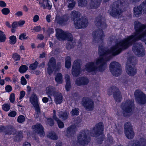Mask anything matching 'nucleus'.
Wrapping results in <instances>:
<instances>
[{"mask_svg": "<svg viewBox=\"0 0 146 146\" xmlns=\"http://www.w3.org/2000/svg\"><path fill=\"white\" fill-rule=\"evenodd\" d=\"M135 32L116 43L112 48L114 55L120 54L123 50L127 49L136 41L141 40L146 44V25L139 21L135 22Z\"/></svg>", "mask_w": 146, "mask_h": 146, "instance_id": "nucleus-1", "label": "nucleus"}, {"mask_svg": "<svg viewBox=\"0 0 146 146\" xmlns=\"http://www.w3.org/2000/svg\"><path fill=\"white\" fill-rule=\"evenodd\" d=\"M114 46L111 47L110 50L100 46L98 53L100 56L97 59L96 62V64L98 67L95 66V62H90L86 64L85 70L88 72H95L97 69L100 72L105 70L107 66V61L111 58L112 55H116L113 54L112 50V48Z\"/></svg>", "mask_w": 146, "mask_h": 146, "instance_id": "nucleus-2", "label": "nucleus"}, {"mask_svg": "<svg viewBox=\"0 0 146 146\" xmlns=\"http://www.w3.org/2000/svg\"><path fill=\"white\" fill-rule=\"evenodd\" d=\"M104 130V126L102 122H100L96 124L92 131L84 129L80 131L77 136V143L82 145H87L90 142V139L88 136L97 137L101 135Z\"/></svg>", "mask_w": 146, "mask_h": 146, "instance_id": "nucleus-3", "label": "nucleus"}, {"mask_svg": "<svg viewBox=\"0 0 146 146\" xmlns=\"http://www.w3.org/2000/svg\"><path fill=\"white\" fill-rule=\"evenodd\" d=\"M127 3V0H118L115 1L111 4L108 12L113 17H118L122 13L123 7Z\"/></svg>", "mask_w": 146, "mask_h": 146, "instance_id": "nucleus-4", "label": "nucleus"}, {"mask_svg": "<svg viewBox=\"0 0 146 146\" xmlns=\"http://www.w3.org/2000/svg\"><path fill=\"white\" fill-rule=\"evenodd\" d=\"M113 94V97L117 102H121L122 98V96L118 88L116 86H112L109 88L108 91V94L110 96Z\"/></svg>", "mask_w": 146, "mask_h": 146, "instance_id": "nucleus-5", "label": "nucleus"}, {"mask_svg": "<svg viewBox=\"0 0 146 146\" xmlns=\"http://www.w3.org/2000/svg\"><path fill=\"white\" fill-rule=\"evenodd\" d=\"M56 36L57 38L60 40H71L72 39V35L71 33L65 32L62 29L57 28L56 29Z\"/></svg>", "mask_w": 146, "mask_h": 146, "instance_id": "nucleus-6", "label": "nucleus"}, {"mask_svg": "<svg viewBox=\"0 0 146 146\" xmlns=\"http://www.w3.org/2000/svg\"><path fill=\"white\" fill-rule=\"evenodd\" d=\"M110 70L113 75L115 76H118L120 75L122 72L120 65L115 61L111 62L110 64Z\"/></svg>", "mask_w": 146, "mask_h": 146, "instance_id": "nucleus-7", "label": "nucleus"}, {"mask_svg": "<svg viewBox=\"0 0 146 146\" xmlns=\"http://www.w3.org/2000/svg\"><path fill=\"white\" fill-rule=\"evenodd\" d=\"M134 95L135 101L140 104H144L146 103V95L141 90H136L134 92Z\"/></svg>", "mask_w": 146, "mask_h": 146, "instance_id": "nucleus-8", "label": "nucleus"}, {"mask_svg": "<svg viewBox=\"0 0 146 146\" xmlns=\"http://www.w3.org/2000/svg\"><path fill=\"white\" fill-rule=\"evenodd\" d=\"M124 131L126 137L129 139H131L135 136V133L133 129V127L131 123L127 122L124 125Z\"/></svg>", "mask_w": 146, "mask_h": 146, "instance_id": "nucleus-9", "label": "nucleus"}, {"mask_svg": "<svg viewBox=\"0 0 146 146\" xmlns=\"http://www.w3.org/2000/svg\"><path fill=\"white\" fill-rule=\"evenodd\" d=\"M88 24V20L85 17H81L78 19L76 21H74V25L77 29L85 28Z\"/></svg>", "mask_w": 146, "mask_h": 146, "instance_id": "nucleus-10", "label": "nucleus"}, {"mask_svg": "<svg viewBox=\"0 0 146 146\" xmlns=\"http://www.w3.org/2000/svg\"><path fill=\"white\" fill-rule=\"evenodd\" d=\"M92 35L93 41L95 43H102L103 42L105 36L102 30L99 29L97 31L93 32Z\"/></svg>", "mask_w": 146, "mask_h": 146, "instance_id": "nucleus-11", "label": "nucleus"}, {"mask_svg": "<svg viewBox=\"0 0 146 146\" xmlns=\"http://www.w3.org/2000/svg\"><path fill=\"white\" fill-rule=\"evenodd\" d=\"M81 61L80 59L75 60L74 62L72 70V75L74 76H77L81 72Z\"/></svg>", "mask_w": 146, "mask_h": 146, "instance_id": "nucleus-12", "label": "nucleus"}, {"mask_svg": "<svg viewBox=\"0 0 146 146\" xmlns=\"http://www.w3.org/2000/svg\"><path fill=\"white\" fill-rule=\"evenodd\" d=\"M132 50L134 53L139 57L143 56L145 54V50L141 44L136 43L132 47Z\"/></svg>", "mask_w": 146, "mask_h": 146, "instance_id": "nucleus-13", "label": "nucleus"}, {"mask_svg": "<svg viewBox=\"0 0 146 146\" xmlns=\"http://www.w3.org/2000/svg\"><path fill=\"white\" fill-rule=\"evenodd\" d=\"M135 64L130 60L128 59L127 62L126 71L127 74L131 76H133L137 73V70L135 67Z\"/></svg>", "mask_w": 146, "mask_h": 146, "instance_id": "nucleus-14", "label": "nucleus"}, {"mask_svg": "<svg viewBox=\"0 0 146 146\" xmlns=\"http://www.w3.org/2000/svg\"><path fill=\"white\" fill-rule=\"evenodd\" d=\"M122 110H134L135 108L133 100H127L121 103V106Z\"/></svg>", "mask_w": 146, "mask_h": 146, "instance_id": "nucleus-15", "label": "nucleus"}, {"mask_svg": "<svg viewBox=\"0 0 146 146\" xmlns=\"http://www.w3.org/2000/svg\"><path fill=\"white\" fill-rule=\"evenodd\" d=\"M94 23L98 27H100L103 29L106 28L105 18L101 15H99L96 18Z\"/></svg>", "mask_w": 146, "mask_h": 146, "instance_id": "nucleus-16", "label": "nucleus"}, {"mask_svg": "<svg viewBox=\"0 0 146 146\" xmlns=\"http://www.w3.org/2000/svg\"><path fill=\"white\" fill-rule=\"evenodd\" d=\"M82 105L86 109L94 108V103L93 101L90 98L86 97H84L82 100Z\"/></svg>", "mask_w": 146, "mask_h": 146, "instance_id": "nucleus-17", "label": "nucleus"}, {"mask_svg": "<svg viewBox=\"0 0 146 146\" xmlns=\"http://www.w3.org/2000/svg\"><path fill=\"white\" fill-rule=\"evenodd\" d=\"M48 72L49 74H52L55 70L56 67V61L54 57H51L50 59L48 64Z\"/></svg>", "mask_w": 146, "mask_h": 146, "instance_id": "nucleus-18", "label": "nucleus"}, {"mask_svg": "<svg viewBox=\"0 0 146 146\" xmlns=\"http://www.w3.org/2000/svg\"><path fill=\"white\" fill-rule=\"evenodd\" d=\"M102 0H90L87 6L89 9H95L98 8L100 5Z\"/></svg>", "mask_w": 146, "mask_h": 146, "instance_id": "nucleus-19", "label": "nucleus"}, {"mask_svg": "<svg viewBox=\"0 0 146 146\" xmlns=\"http://www.w3.org/2000/svg\"><path fill=\"white\" fill-rule=\"evenodd\" d=\"M89 82V79L85 76H82L77 78L75 82V84L78 86L86 85Z\"/></svg>", "mask_w": 146, "mask_h": 146, "instance_id": "nucleus-20", "label": "nucleus"}, {"mask_svg": "<svg viewBox=\"0 0 146 146\" xmlns=\"http://www.w3.org/2000/svg\"><path fill=\"white\" fill-rule=\"evenodd\" d=\"M4 127L5 128L4 133L5 135H10L12 134L14 135L17 132V129L12 125L5 126Z\"/></svg>", "mask_w": 146, "mask_h": 146, "instance_id": "nucleus-21", "label": "nucleus"}, {"mask_svg": "<svg viewBox=\"0 0 146 146\" xmlns=\"http://www.w3.org/2000/svg\"><path fill=\"white\" fill-rule=\"evenodd\" d=\"M69 19V17L66 15H64L62 17H57L55 19V22L60 25L63 26L65 25L67 21Z\"/></svg>", "mask_w": 146, "mask_h": 146, "instance_id": "nucleus-22", "label": "nucleus"}, {"mask_svg": "<svg viewBox=\"0 0 146 146\" xmlns=\"http://www.w3.org/2000/svg\"><path fill=\"white\" fill-rule=\"evenodd\" d=\"M76 128L75 125H72L68 127L66 130V135L68 137H72L75 134Z\"/></svg>", "mask_w": 146, "mask_h": 146, "instance_id": "nucleus-23", "label": "nucleus"}, {"mask_svg": "<svg viewBox=\"0 0 146 146\" xmlns=\"http://www.w3.org/2000/svg\"><path fill=\"white\" fill-rule=\"evenodd\" d=\"M23 131H18L15 134L13 139L14 141L16 142L20 141L23 137Z\"/></svg>", "mask_w": 146, "mask_h": 146, "instance_id": "nucleus-24", "label": "nucleus"}, {"mask_svg": "<svg viewBox=\"0 0 146 146\" xmlns=\"http://www.w3.org/2000/svg\"><path fill=\"white\" fill-rule=\"evenodd\" d=\"M35 130L41 137H43L45 134L44 128L41 124L37 123L34 126Z\"/></svg>", "mask_w": 146, "mask_h": 146, "instance_id": "nucleus-25", "label": "nucleus"}, {"mask_svg": "<svg viewBox=\"0 0 146 146\" xmlns=\"http://www.w3.org/2000/svg\"><path fill=\"white\" fill-rule=\"evenodd\" d=\"M54 101L56 104H60L62 101L63 97L61 93L59 92H56L54 94Z\"/></svg>", "mask_w": 146, "mask_h": 146, "instance_id": "nucleus-26", "label": "nucleus"}, {"mask_svg": "<svg viewBox=\"0 0 146 146\" xmlns=\"http://www.w3.org/2000/svg\"><path fill=\"white\" fill-rule=\"evenodd\" d=\"M50 1L49 0H43L42 2H40V4L41 7H43L44 9L47 8L49 10L51 9L52 5H50L49 3Z\"/></svg>", "mask_w": 146, "mask_h": 146, "instance_id": "nucleus-27", "label": "nucleus"}, {"mask_svg": "<svg viewBox=\"0 0 146 146\" xmlns=\"http://www.w3.org/2000/svg\"><path fill=\"white\" fill-rule=\"evenodd\" d=\"M140 141H137L133 143L131 146H146V139L143 138L140 139Z\"/></svg>", "mask_w": 146, "mask_h": 146, "instance_id": "nucleus-28", "label": "nucleus"}, {"mask_svg": "<svg viewBox=\"0 0 146 146\" xmlns=\"http://www.w3.org/2000/svg\"><path fill=\"white\" fill-rule=\"evenodd\" d=\"M80 16V13L79 12L76 11H72L70 14L71 18L74 21H74H76V20L79 18Z\"/></svg>", "mask_w": 146, "mask_h": 146, "instance_id": "nucleus-29", "label": "nucleus"}, {"mask_svg": "<svg viewBox=\"0 0 146 146\" xmlns=\"http://www.w3.org/2000/svg\"><path fill=\"white\" fill-rule=\"evenodd\" d=\"M56 112L55 110H53V118L57 121L58 127L60 128H63L64 127V124L56 116Z\"/></svg>", "mask_w": 146, "mask_h": 146, "instance_id": "nucleus-30", "label": "nucleus"}, {"mask_svg": "<svg viewBox=\"0 0 146 146\" xmlns=\"http://www.w3.org/2000/svg\"><path fill=\"white\" fill-rule=\"evenodd\" d=\"M55 88L53 86H49L46 88V94L49 96L50 95H54L55 92Z\"/></svg>", "mask_w": 146, "mask_h": 146, "instance_id": "nucleus-31", "label": "nucleus"}, {"mask_svg": "<svg viewBox=\"0 0 146 146\" xmlns=\"http://www.w3.org/2000/svg\"><path fill=\"white\" fill-rule=\"evenodd\" d=\"M134 14L137 17L140 16L142 13V11L139 6H135L133 9Z\"/></svg>", "mask_w": 146, "mask_h": 146, "instance_id": "nucleus-32", "label": "nucleus"}, {"mask_svg": "<svg viewBox=\"0 0 146 146\" xmlns=\"http://www.w3.org/2000/svg\"><path fill=\"white\" fill-rule=\"evenodd\" d=\"M72 39L71 40H68V42L66 45V48L68 50H70L74 47V45L75 44V43L74 41H73V37L72 36Z\"/></svg>", "mask_w": 146, "mask_h": 146, "instance_id": "nucleus-33", "label": "nucleus"}, {"mask_svg": "<svg viewBox=\"0 0 146 146\" xmlns=\"http://www.w3.org/2000/svg\"><path fill=\"white\" fill-rule=\"evenodd\" d=\"M56 81L58 84H61L63 82L62 75L61 73H58L56 75L55 78Z\"/></svg>", "mask_w": 146, "mask_h": 146, "instance_id": "nucleus-34", "label": "nucleus"}, {"mask_svg": "<svg viewBox=\"0 0 146 146\" xmlns=\"http://www.w3.org/2000/svg\"><path fill=\"white\" fill-rule=\"evenodd\" d=\"M58 115L60 118H61L65 120L68 118V114L66 111H62L58 112Z\"/></svg>", "mask_w": 146, "mask_h": 146, "instance_id": "nucleus-35", "label": "nucleus"}, {"mask_svg": "<svg viewBox=\"0 0 146 146\" xmlns=\"http://www.w3.org/2000/svg\"><path fill=\"white\" fill-rule=\"evenodd\" d=\"M71 58L69 56L66 57L65 59V66L66 68H69L71 66Z\"/></svg>", "mask_w": 146, "mask_h": 146, "instance_id": "nucleus-36", "label": "nucleus"}, {"mask_svg": "<svg viewBox=\"0 0 146 146\" xmlns=\"http://www.w3.org/2000/svg\"><path fill=\"white\" fill-rule=\"evenodd\" d=\"M48 136L49 138L53 140H57L58 139V137L55 132L51 131L49 133Z\"/></svg>", "mask_w": 146, "mask_h": 146, "instance_id": "nucleus-37", "label": "nucleus"}, {"mask_svg": "<svg viewBox=\"0 0 146 146\" xmlns=\"http://www.w3.org/2000/svg\"><path fill=\"white\" fill-rule=\"evenodd\" d=\"M132 110H123L122 113L125 117H129L132 113Z\"/></svg>", "mask_w": 146, "mask_h": 146, "instance_id": "nucleus-38", "label": "nucleus"}, {"mask_svg": "<svg viewBox=\"0 0 146 146\" xmlns=\"http://www.w3.org/2000/svg\"><path fill=\"white\" fill-rule=\"evenodd\" d=\"M139 6L141 11L144 13H146V0L144 1Z\"/></svg>", "mask_w": 146, "mask_h": 146, "instance_id": "nucleus-39", "label": "nucleus"}, {"mask_svg": "<svg viewBox=\"0 0 146 146\" xmlns=\"http://www.w3.org/2000/svg\"><path fill=\"white\" fill-rule=\"evenodd\" d=\"M87 0H79L78 2V5L81 7H84L86 5Z\"/></svg>", "mask_w": 146, "mask_h": 146, "instance_id": "nucleus-40", "label": "nucleus"}, {"mask_svg": "<svg viewBox=\"0 0 146 146\" xmlns=\"http://www.w3.org/2000/svg\"><path fill=\"white\" fill-rule=\"evenodd\" d=\"M28 69V67L26 65H22L20 67L19 70L20 72L23 73L25 72Z\"/></svg>", "mask_w": 146, "mask_h": 146, "instance_id": "nucleus-41", "label": "nucleus"}, {"mask_svg": "<svg viewBox=\"0 0 146 146\" xmlns=\"http://www.w3.org/2000/svg\"><path fill=\"white\" fill-rule=\"evenodd\" d=\"M6 35L3 32L0 31V42H4L6 39Z\"/></svg>", "mask_w": 146, "mask_h": 146, "instance_id": "nucleus-42", "label": "nucleus"}, {"mask_svg": "<svg viewBox=\"0 0 146 146\" xmlns=\"http://www.w3.org/2000/svg\"><path fill=\"white\" fill-rule=\"evenodd\" d=\"M30 102L31 104L38 102V98L36 94H33L30 99Z\"/></svg>", "mask_w": 146, "mask_h": 146, "instance_id": "nucleus-43", "label": "nucleus"}, {"mask_svg": "<svg viewBox=\"0 0 146 146\" xmlns=\"http://www.w3.org/2000/svg\"><path fill=\"white\" fill-rule=\"evenodd\" d=\"M82 120L79 117H78L74 119V122L75 125L76 127L79 126V125L81 122Z\"/></svg>", "mask_w": 146, "mask_h": 146, "instance_id": "nucleus-44", "label": "nucleus"}, {"mask_svg": "<svg viewBox=\"0 0 146 146\" xmlns=\"http://www.w3.org/2000/svg\"><path fill=\"white\" fill-rule=\"evenodd\" d=\"M9 42L11 44H15L16 42V38L15 36H12L9 37Z\"/></svg>", "mask_w": 146, "mask_h": 146, "instance_id": "nucleus-45", "label": "nucleus"}, {"mask_svg": "<svg viewBox=\"0 0 146 146\" xmlns=\"http://www.w3.org/2000/svg\"><path fill=\"white\" fill-rule=\"evenodd\" d=\"M12 57L15 61L19 60L21 58L20 55L16 53L13 54Z\"/></svg>", "mask_w": 146, "mask_h": 146, "instance_id": "nucleus-46", "label": "nucleus"}, {"mask_svg": "<svg viewBox=\"0 0 146 146\" xmlns=\"http://www.w3.org/2000/svg\"><path fill=\"white\" fill-rule=\"evenodd\" d=\"M38 64V62L37 61H36L34 63L30 65L29 68L32 70H35L37 67Z\"/></svg>", "mask_w": 146, "mask_h": 146, "instance_id": "nucleus-47", "label": "nucleus"}, {"mask_svg": "<svg viewBox=\"0 0 146 146\" xmlns=\"http://www.w3.org/2000/svg\"><path fill=\"white\" fill-rule=\"evenodd\" d=\"M25 121V117L22 115H19L17 118V121L19 123H22L24 122Z\"/></svg>", "mask_w": 146, "mask_h": 146, "instance_id": "nucleus-48", "label": "nucleus"}, {"mask_svg": "<svg viewBox=\"0 0 146 146\" xmlns=\"http://www.w3.org/2000/svg\"><path fill=\"white\" fill-rule=\"evenodd\" d=\"M76 2L74 0H71L69 2L68 7L69 8L72 9L75 6Z\"/></svg>", "mask_w": 146, "mask_h": 146, "instance_id": "nucleus-49", "label": "nucleus"}, {"mask_svg": "<svg viewBox=\"0 0 146 146\" xmlns=\"http://www.w3.org/2000/svg\"><path fill=\"white\" fill-rule=\"evenodd\" d=\"M47 123L50 126H53L54 124V120L50 118H47Z\"/></svg>", "mask_w": 146, "mask_h": 146, "instance_id": "nucleus-50", "label": "nucleus"}, {"mask_svg": "<svg viewBox=\"0 0 146 146\" xmlns=\"http://www.w3.org/2000/svg\"><path fill=\"white\" fill-rule=\"evenodd\" d=\"M2 13L5 15H8L10 12L9 9L7 8H5L1 10Z\"/></svg>", "mask_w": 146, "mask_h": 146, "instance_id": "nucleus-51", "label": "nucleus"}, {"mask_svg": "<svg viewBox=\"0 0 146 146\" xmlns=\"http://www.w3.org/2000/svg\"><path fill=\"white\" fill-rule=\"evenodd\" d=\"M34 107L35 110H40V106L38 102L32 104Z\"/></svg>", "mask_w": 146, "mask_h": 146, "instance_id": "nucleus-52", "label": "nucleus"}, {"mask_svg": "<svg viewBox=\"0 0 146 146\" xmlns=\"http://www.w3.org/2000/svg\"><path fill=\"white\" fill-rule=\"evenodd\" d=\"M66 84H70V77L69 75L66 74L65 76Z\"/></svg>", "mask_w": 146, "mask_h": 146, "instance_id": "nucleus-53", "label": "nucleus"}, {"mask_svg": "<svg viewBox=\"0 0 146 146\" xmlns=\"http://www.w3.org/2000/svg\"><path fill=\"white\" fill-rule=\"evenodd\" d=\"M6 91L7 92H9L12 90V87L10 85H7L5 87Z\"/></svg>", "mask_w": 146, "mask_h": 146, "instance_id": "nucleus-54", "label": "nucleus"}, {"mask_svg": "<svg viewBox=\"0 0 146 146\" xmlns=\"http://www.w3.org/2000/svg\"><path fill=\"white\" fill-rule=\"evenodd\" d=\"M3 110H10V106L9 104H4L2 105Z\"/></svg>", "mask_w": 146, "mask_h": 146, "instance_id": "nucleus-55", "label": "nucleus"}, {"mask_svg": "<svg viewBox=\"0 0 146 146\" xmlns=\"http://www.w3.org/2000/svg\"><path fill=\"white\" fill-rule=\"evenodd\" d=\"M61 66V65L60 62H58L56 65V68L54 70H55V71L58 70L60 69Z\"/></svg>", "mask_w": 146, "mask_h": 146, "instance_id": "nucleus-56", "label": "nucleus"}, {"mask_svg": "<svg viewBox=\"0 0 146 146\" xmlns=\"http://www.w3.org/2000/svg\"><path fill=\"white\" fill-rule=\"evenodd\" d=\"M9 100L10 102L13 103L15 101V94L14 93H12L10 96Z\"/></svg>", "mask_w": 146, "mask_h": 146, "instance_id": "nucleus-57", "label": "nucleus"}, {"mask_svg": "<svg viewBox=\"0 0 146 146\" xmlns=\"http://www.w3.org/2000/svg\"><path fill=\"white\" fill-rule=\"evenodd\" d=\"M71 113L72 116L78 115H79L78 110H72Z\"/></svg>", "mask_w": 146, "mask_h": 146, "instance_id": "nucleus-58", "label": "nucleus"}, {"mask_svg": "<svg viewBox=\"0 0 146 146\" xmlns=\"http://www.w3.org/2000/svg\"><path fill=\"white\" fill-rule=\"evenodd\" d=\"M17 114L16 112L14 111H12L10 112L8 114V115L9 116L11 117H15Z\"/></svg>", "mask_w": 146, "mask_h": 146, "instance_id": "nucleus-59", "label": "nucleus"}, {"mask_svg": "<svg viewBox=\"0 0 146 146\" xmlns=\"http://www.w3.org/2000/svg\"><path fill=\"white\" fill-rule=\"evenodd\" d=\"M27 38V37H26V34L23 33L19 36V39L21 40L25 39Z\"/></svg>", "mask_w": 146, "mask_h": 146, "instance_id": "nucleus-60", "label": "nucleus"}, {"mask_svg": "<svg viewBox=\"0 0 146 146\" xmlns=\"http://www.w3.org/2000/svg\"><path fill=\"white\" fill-rule=\"evenodd\" d=\"M33 30H34L36 32H38L40 31L41 30V28L40 26H37L35 27Z\"/></svg>", "mask_w": 146, "mask_h": 146, "instance_id": "nucleus-61", "label": "nucleus"}, {"mask_svg": "<svg viewBox=\"0 0 146 146\" xmlns=\"http://www.w3.org/2000/svg\"><path fill=\"white\" fill-rule=\"evenodd\" d=\"M21 84L24 85L27 84V81L24 76H22L21 79Z\"/></svg>", "mask_w": 146, "mask_h": 146, "instance_id": "nucleus-62", "label": "nucleus"}, {"mask_svg": "<svg viewBox=\"0 0 146 146\" xmlns=\"http://www.w3.org/2000/svg\"><path fill=\"white\" fill-rule=\"evenodd\" d=\"M25 92L24 91H22L20 92V96L19 97V99L21 100L25 96Z\"/></svg>", "mask_w": 146, "mask_h": 146, "instance_id": "nucleus-63", "label": "nucleus"}, {"mask_svg": "<svg viewBox=\"0 0 146 146\" xmlns=\"http://www.w3.org/2000/svg\"><path fill=\"white\" fill-rule=\"evenodd\" d=\"M70 84H66V85L65 86V88L67 91H69L70 89Z\"/></svg>", "mask_w": 146, "mask_h": 146, "instance_id": "nucleus-64", "label": "nucleus"}]
</instances>
